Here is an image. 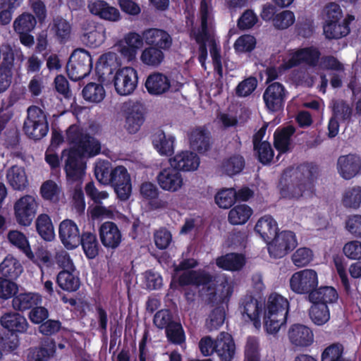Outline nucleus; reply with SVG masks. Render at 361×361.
Wrapping results in <instances>:
<instances>
[{"instance_id":"f257e3e1","label":"nucleus","mask_w":361,"mask_h":361,"mask_svg":"<svg viewBox=\"0 0 361 361\" xmlns=\"http://www.w3.org/2000/svg\"><path fill=\"white\" fill-rule=\"evenodd\" d=\"M66 140L73 146L63 152L65 171L69 179L78 180L85 173L84 157H93L100 152V143L89 136L78 125L71 126L66 131Z\"/></svg>"},{"instance_id":"f03ea898","label":"nucleus","mask_w":361,"mask_h":361,"mask_svg":"<svg viewBox=\"0 0 361 361\" xmlns=\"http://www.w3.org/2000/svg\"><path fill=\"white\" fill-rule=\"evenodd\" d=\"M201 31L194 32L193 36L198 44L199 61L204 66L207 56V47H209L214 70L220 77L223 75L221 58L219 54V46L214 37V23L212 8L207 0H202L200 4Z\"/></svg>"},{"instance_id":"7ed1b4c3","label":"nucleus","mask_w":361,"mask_h":361,"mask_svg":"<svg viewBox=\"0 0 361 361\" xmlns=\"http://www.w3.org/2000/svg\"><path fill=\"white\" fill-rule=\"evenodd\" d=\"M289 302L277 293H271L264 302V328L269 334H276L286 324L289 312Z\"/></svg>"},{"instance_id":"20e7f679","label":"nucleus","mask_w":361,"mask_h":361,"mask_svg":"<svg viewBox=\"0 0 361 361\" xmlns=\"http://www.w3.org/2000/svg\"><path fill=\"white\" fill-rule=\"evenodd\" d=\"M319 57V52L316 48L310 47L290 51L282 59V63L278 66L270 67L267 70V80H275L279 73L290 68L299 63L304 61L310 65H314Z\"/></svg>"},{"instance_id":"39448f33","label":"nucleus","mask_w":361,"mask_h":361,"mask_svg":"<svg viewBox=\"0 0 361 361\" xmlns=\"http://www.w3.org/2000/svg\"><path fill=\"white\" fill-rule=\"evenodd\" d=\"M92 68V56L83 49H75L71 54L67 65V72L73 80H79L90 74Z\"/></svg>"},{"instance_id":"423d86ee","label":"nucleus","mask_w":361,"mask_h":361,"mask_svg":"<svg viewBox=\"0 0 361 361\" xmlns=\"http://www.w3.org/2000/svg\"><path fill=\"white\" fill-rule=\"evenodd\" d=\"M27 117L24 123L25 133L34 140H39L48 132L47 117L43 111L36 106L27 109Z\"/></svg>"},{"instance_id":"0eeeda50","label":"nucleus","mask_w":361,"mask_h":361,"mask_svg":"<svg viewBox=\"0 0 361 361\" xmlns=\"http://www.w3.org/2000/svg\"><path fill=\"white\" fill-rule=\"evenodd\" d=\"M137 71L132 66H123L117 69L112 81L115 91L122 96L131 94L138 85Z\"/></svg>"},{"instance_id":"6e6552de","label":"nucleus","mask_w":361,"mask_h":361,"mask_svg":"<svg viewBox=\"0 0 361 361\" xmlns=\"http://www.w3.org/2000/svg\"><path fill=\"white\" fill-rule=\"evenodd\" d=\"M318 284L317 273L310 269L295 272L289 280L290 290L296 294L307 295V299Z\"/></svg>"},{"instance_id":"1a4fd4ad","label":"nucleus","mask_w":361,"mask_h":361,"mask_svg":"<svg viewBox=\"0 0 361 361\" xmlns=\"http://www.w3.org/2000/svg\"><path fill=\"white\" fill-rule=\"evenodd\" d=\"M144 45L142 35L136 32H129L115 44L116 51L128 63L137 60L140 50Z\"/></svg>"},{"instance_id":"9d476101","label":"nucleus","mask_w":361,"mask_h":361,"mask_svg":"<svg viewBox=\"0 0 361 361\" xmlns=\"http://www.w3.org/2000/svg\"><path fill=\"white\" fill-rule=\"evenodd\" d=\"M263 307L264 302L261 298L246 294L240 299L238 311L245 322H252L256 329H259Z\"/></svg>"},{"instance_id":"9b49d317","label":"nucleus","mask_w":361,"mask_h":361,"mask_svg":"<svg viewBox=\"0 0 361 361\" xmlns=\"http://www.w3.org/2000/svg\"><path fill=\"white\" fill-rule=\"evenodd\" d=\"M297 245L295 233L290 231H279L274 240L268 244V252L271 257L280 259L293 251Z\"/></svg>"},{"instance_id":"f8f14e48","label":"nucleus","mask_w":361,"mask_h":361,"mask_svg":"<svg viewBox=\"0 0 361 361\" xmlns=\"http://www.w3.org/2000/svg\"><path fill=\"white\" fill-rule=\"evenodd\" d=\"M38 208L37 198L30 195L20 197L14 204L13 209L16 221L21 226H29Z\"/></svg>"},{"instance_id":"ddd939ff","label":"nucleus","mask_w":361,"mask_h":361,"mask_svg":"<svg viewBox=\"0 0 361 361\" xmlns=\"http://www.w3.org/2000/svg\"><path fill=\"white\" fill-rule=\"evenodd\" d=\"M157 181L163 190L169 192H179L185 185L181 173L171 166L160 170L157 176Z\"/></svg>"},{"instance_id":"4468645a","label":"nucleus","mask_w":361,"mask_h":361,"mask_svg":"<svg viewBox=\"0 0 361 361\" xmlns=\"http://www.w3.org/2000/svg\"><path fill=\"white\" fill-rule=\"evenodd\" d=\"M145 87L152 95H161L169 90L176 91L180 89V82H173L166 75L161 73L150 74L146 79Z\"/></svg>"},{"instance_id":"2eb2a0df","label":"nucleus","mask_w":361,"mask_h":361,"mask_svg":"<svg viewBox=\"0 0 361 361\" xmlns=\"http://www.w3.org/2000/svg\"><path fill=\"white\" fill-rule=\"evenodd\" d=\"M121 200H127L131 193L130 176L126 167L116 166L111 169V183Z\"/></svg>"},{"instance_id":"dca6fc26","label":"nucleus","mask_w":361,"mask_h":361,"mask_svg":"<svg viewBox=\"0 0 361 361\" xmlns=\"http://www.w3.org/2000/svg\"><path fill=\"white\" fill-rule=\"evenodd\" d=\"M171 166L178 171L190 172L196 171L200 166L198 156L188 150L177 152L169 160Z\"/></svg>"},{"instance_id":"f3484780","label":"nucleus","mask_w":361,"mask_h":361,"mask_svg":"<svg viewBox=\"0 0 361 361\" xmlns=\"http://www.w3.org/2000/svg\"><path fill=\"white\" fill-rule=\"evenodd\" d=\"M263 98L269 111H277L283 106L286 91L281 84L274 82L267 87Z\"/></svg>"},{"instance_id":"a211bd4d","label":"nucleus","mask_w":361,"mask_h":361,"mask_svg":"<svg viewBox=\"0 0 361 361\" xmlns=\"http://www.w3.org/2000/svg\"><path fill=\"white\" fill-rule=\"evenodd\" d=\"M87 8L92 15L106 21L117 22L121 18L118 9L103 0L90 1Z\"/></svg>"},{"instance_id":"6ab92c4d","label":"nucleus","mask_w":361,"mask_h":361,"mask_svg":"<svg viewBox=\"0 0 361 361\" xmlns=\"http://www.w3.org/2000/svg\"><path fill=\"white\" fill-rule=\"evenodd\" d=\"M214 353L220 361H232L235 353V344L232 336L222 331L216 338Z\"/></svg>"},{"instance_id":"aec40b11","label":"nucleus","mask_w":361,"mask_h":361,"mask_svg":"<svg viewBox=\"0 0 361 361\" xmlns=\"http://www.w3.org/2000/svg\"><path fill=\"white\" fill-rule=\"evenodd\" d=\"M288 336L290 343L296 347H308L314 341L312 329L303 324H293L288 330Z\"/></svg>"},{"instance_id":"412c9836","label":"nucleus","mask_w":361,"mask_h":361,"mask_svg":"<svg viewBox=\"0 0 361 361\" xmlns=\"http://www.w3.org/2000/svg\"><path fill=\"white\" fill-rule=\"evenodd\" d=\"M361 169V159L355 154L341 156L337 161V170L344 179L349 180L355 177Z\"/></svg>"},{"instance_id":"4be33fe9","label":"nucleus","mask_w":361,"mask_h":361,"mask_svg":"<svg viewBox=\"0 0 361 361\" xmlns=\"http://www.w3.org/2000/svg\"><path fill=\"white\" fill-rule=\"evenodd\" d=\"M1 324L8 331L21 334L27 332L29 324L26 318L18 312H7L0 319Z\"/></svg>"},{"instance_id":"5701e85b","label":"nucleus","mask_w":361,"mask_h":361,"mask_svg":"<svg viewBox=\"0 0 361 361\" xmlns=\"http://www.w3.org/2000/svg\"><path fill=\"white\" fill-rule=\"evenodd\" d=\"M355 19L353 16L348 15L343 20L324 23V33L329 39L341 38L349 33V24Z\"/></svg>"},{"instance_id":"b1692460","label":"nucleus","mask_w":361,"mask_h":361,"mask_svg":"<svg viewBox=\"0 0 361 361\" xmlns=\"http://www.w3.org/2000/svg\"><path fill=\"white\" fill-rule=\"evenodd\" d=\"M142 37L147 44L160 50L168 49L172 44L171 36L162 30L149 29L142 33Z\"/></svg>"},{"instance_id":"393cba45","label":"nucleus","mask_w":361,"mask_h":361,"mask_svg":"<svg viewBox=\"0 0 361 361\" xmlns=\"http://www.w3.org/2000/svg\"><path fill=\"white\" fill-rule=\"evenodd\" d=\"M152 142L153 147L161 156H170L174 152L176 137L171 134L159 130L152 135Z\"/></svg>"},{"instance_id":"a878e982","label":"nucleus","mask_w":361,"mask_h":361,"mask_svg":"<svg viewBox=\"0 0 361 361\" xmlns=\"http://www.w3.org/2000/svg\"><path fill=\"white\" fill-rule=\"evenodd\" d=\"M338 298L337 290L332 286H321L315 288L310 293L308 300L311 303L326 305L336 302Z\"/></svg>"},{"instance_id":"bb28decb","label":"nucleus","mask_w":361,"mask_h":361,"mask_svg":"<svg viewBox=\"0 0 361 361\" xmlns=\"http://www.w3.org/2000/svg\"><path fill=\"white\" fill-rule=\"evenodd\" d=\"M23 271L20 261L10 254L0 263V277L16 280Z\"/></svg>"},{"instance_id":"cd10ccee","label":"nucleus","mask_w":361,"mask_h":361,"mask_svg":"<svg viewBox=\"0 0 361 361\" xmlns=\"http://www.w3.org/2000/svg\"><path fill=\"white\" fill-rule=\"evenodd\" d=\"M106 39V29L102 25L88 24L83 33V42L90 47L100 46Z\"/></svg>"},{"instance_id":"c85d7f7f","label":"nucleus","mask_w":361,"mask_h":361,"mask_svg":"<svg viewBox=\"0 0 361 361\" xmlns=\"http://www.w3.org/2000/svg\"><path fill=\"white\" fill-rule=\"evenodd\" d=\"M207 302L210 306L216 305L217 306H223V305H228L230 298L233 293V286L228 284H224L221 293H217L215 288L212 286L207 287Z\"/></svg>"},{"instance_id":"c756f323","label":"nucleus","mask_w":361,"mask_h":361,"mask_svg":"<svg viewBox=\"0 0 361 361\" xmlns=\"http://www.w3.org/2000/svg\"><path fill=\"white\" fill-rule=\"evenodd\" d=\"M6 180L11 187L16 190H23L28 185V178L23 167L13 166L8 169Z\"/></svg>"},{"instance_id":"7c9ffc66","label":"nucleus","mask_w":361,"mask_h":361,"mask_svg":"<svg viewBox=\"0 0 361 361\" xmlns=\"http://www.w3.org/2000/svg\"><path fill=\"white\" fill-rule=\"evenodd\" d=\"M75 271L61 270L56 276V283L63 290L71 293L80 288V280L78 276L74 274Z\"/></svg>"},{"instance_id":"2f4dec72","label":"nucleus","mask_w":361,"mask_h":361,"mask_svg":"<svg viewBox=\"0 0 361 361\" xmlns=\"http://www.w3.org/2000/svg\"><path fill=\"white\" fill-rule=\"evenodd\" d=\"M99 235L102 245L107 249L115 250L122 240L118 227H99Z\"/></svg>"},{"instance_id":"473e14b6","label":"nucleus","mask_w":361,"mask_h":361,"mask_svg":"<svg viewBox=\"0 0 361 361\" xmlns=\"http://www.w3.org/2000/svg\"><path fill=\"white\" fill-rule=\"evenodd\" d=\"M216 265L224 270L238 271L245 264V258L243 255L238 253H228L216 259Z\"/></svg>"},{"instance_id":"72a5a7b5","label":"nucleus","mask_w":361,"mask_h":361,"mask_svg":"<svg viewBox=\"0 0 361 361\" xmlns=\"http://www.w3.org/2000/svg\"><path fill=\"white\" fill-rule=\"evenodd\" d=\"M189 140L190 147L200 153L207 152L210 147L209 135L201 128L191 130L189 135Z\"/></svg>"},{"instance_id":"f704fd0d","label":"nucleus","mask_w":361,"mask_h":361,"mask_svg":"<svg viewBox=\"0 0 361 361\" xmlns=\"http://www.w3.org/2000/svg\"><path fill=\"white\" fill-rule=\"evenodd\" d=\"M40 302V296L37 294L32 293H20L13 298L12 306L17 311L24 312L32 309Z\"/></svg>"},{"instance_id":"c9c22d12","label":"nucleus","mask_w":361,"mask_h":361,"mask_svg":"<svg viewBox=\"0 0 361 361\" xmlns=\"http://www.w3.org/2000/svg\"><path fill=\"white\" fill-rule=\"evenodd\" d=\"M59 238L68 250H73L80 245L82 235L78 227H59Z\"/></svg>"},{"instance_id":"e433bc0d","label":"nucleus","mask_w":361,"mask_h":361,"mask_svg":"<svg viewBox=\"0 0 361 361\" xmlns=\"http://www.w3.org/2000/svg\"><path fill=\"white\" fill-rule=\"evenodd\" d=\"M80 244L88 259H94L98 256L100 246L95 234L90 232L83 233Z\"/></svg>"},{"instance_id":"4c0bfd02","label":"nucleus","mask_w":361,"mask_h":361,"mask_svg":"<svg viewBox=\"0 0 361 361\" xmlns=\"http://www.w3.org/2000/svg\"><path fill=\"white\" fill-rule=\"evenodd\" d=\"M25 256L41 269L42 267L47 268L53 265V260L51 252L42 246L38 247L35 252L31 247L27 249Z\"/></svg>"},{"instance_id":"58836bf2","label":"nucleus","mask_w":361,"mask_h":361,"mask_svg":"<svg viewBox=\"0 0 361 361\" xmlns=\"http://www.w3.org/2000/svg\"><path fill=\"white\" fill-rule=\"evenodd\" d=\"M252 214V209L246 204H239L231 209L228 214L229 222L234 226L245 224Z\"/></svg>"},{"instance_id":"ea45409f","label":"nucleus","mask_w":361,"mask_h":361,"mask_svg":"<svg viewBox=\"0 0 361 361\" xmlns=\"http://www.w3.org/2000/svg\"><path fill=\"white\" fill-rule=\"evenodd\" d=\"M295 130L292 126H288L281 130H276L274 133L275 147L281 152H286L290 145V136Z\"/></svg>"},{"instance_id":"a19ab883","label":"nucleus","mask_w":361,"mask_h":361,"mask_svg":"<svg viewBox=\"0 0 361 361\" xmlns=\"http://www.w3.org/2000/svg\"><path fill=\"white\" fill-rule=\"evenodd\" d=\"M164 57L161 50L154 47H149L142 50L140 59L146 66L156 67L162 62Z\"/></svg>"},{"instance_id":"79ce46f5","label":"nucleus","mask_w":361,"mask_h":361,"mask_svg":"<svg viewBox=\"0 0 361 361\" xmlns=\"http://www.w3.org/2000/svg\"><path fill=\"white\" fill-rule=\"evenodd\" d=\"M312 304L309 310V315L313 323L318 326L326 323L330 319L328 305L318 303Z\"/></svg>"},{"instance_id":"37998d69","label":"nucleus","mask_w":361,"mask_h":361,"mask_svg":"<svg viewBox=\"0 0 361 361\" xmlns=\"http://www.w3.org/2000/svg\"><path fill=\"white\" fill-rule=\"evenodd\" d=\"M236 195V191L233 188H221L215 195V203L221 209H228L235 202Z\"/></svg>"},{"instance_id":"c03bdc74","label":"nucleus","mask_w":361,"mask_h":361,"mask_svg":"<svg viewBox=\"0 0 361 361\" xmlns=\"http://www.w3.org/2000/svg\"><path fill=\"white\" fill-rule=\"evenodd\" d=\"M82 94L85 100L99 103L104 99L106 92L102 85L91 82L84 87Z\"/></svg>"},{"instance_id":"a18cd8bd","label":"nucleus","mask_w":361,"mask_h":361,"mask_svg":"<svg viewBox=\"0 0 361 361\" xmlns=\"http://www.w3.org/2000/svg\"><path fill=\"white\" fill-rule=\"evenodd\" d=\"M226 318V311L224 306H216L209 314L205 326L209 331L217 330L221 327Z\"/></svg>"},{"instance_id":"49530a36","label":"nucleus","mask_w":361,"mask_h":361,"mask_svg":"<svg viewBox=\"0 0 361 361\" xmlns=\"http://www.w3.org/2000/svg\"><path fill=\"white\" fill-rule=\"evenodd\" d=\"M166 336L170 343L181 345L185 343V334L180 323L171 324L165 330Z\"/></svg>"},{"instance_id":"de8ad7c7","label":"nucleus","mask_w":361,"mask_h":361,"mask_svg":"<svg viewBox=\"0 0 361 361\" xmlns=\"http://www.w3.org/2000/svg\"><path fill=\"white\" fill-rule=\"evenodd\" d=\"M244 167V161L240 156H233L225 160L221 169L223 173L233 176L239 173Z\"/></svg>"},{"instance_id":"09e8293b","label":"nucleus","mask_w":361,"mask_h":361,"mask_svg":"<svg viewBox=\"0 0 361 361\" xmlns=\"http://www.w3.org/2000/svg\"><path fill=\"white\" fill-rule=\"evenodd\" d=\"M55 353L54 345L32 348L27 355V361H49Z\"/></svg>"},{"instance_id":"8fccbe9b","label":"nucleus","mask_w":361,"mask_h":361,"mask_svg":"<svg viewBox=\"0 0 361 361\" xmlns=\"http://www.w3.org/2000/svg\"><path fill=\"white\" fill-rule=\"evenodd\" d=\"M342 202L346 207L357 209L361 204V187L348 188L343 195Z\"/></svg>"},{"instance_id":"3c124183","label":"nucleus","mask_w":361,"mask_h":361,"mask_svg":"<svg viewBox=\"0 0 361 361\" xmlns=\"http://www.w3.org/2000/svg\"><path fill=\"white\" fill-rule=\"evenodd\" d=\"M61 192V188L51 180L44 182L40 188L42 197L47 200L56 202L59 199Z\"/></svg>"},{"instance_id":"603ef678","label":"nucleus","mask_w":361,"mask_h":361,"mask_svg":"<svg viewBox=\"0 0 361 361\" xmlns=\"http://www.w3.org/2000/svg\"><path fill=\"white\" fill-rule=\"evenodd\" d=\"M36 25L35 18L30 13H23L13 22L14 30L18 33L29 32Z\"/></svg>"},{"instance_id":"864d4df0","label":"nucleus","mask_w":361,"mask_h":361,"mask_svg":"<svg viewBox=\"0 0 361 361\" xmlns=\"http://www.w3.org/2000/svg\"><path fill=\"white\" fill-rule=\"evenodd\" d=\"M111 169V164L108 161L99 160L97 161L94 167V174L97 180L104 185L110 184Z\"/></svg>"},{"instance_id":"5fc2aeb1","label":"nucleus","mask_w":361,"mask_h":361,"mask_svg":"<svg viewBox=\"0 0 361 361\" xmlns=\"http://www.w3.org/2000/svg\"><path fill=\"white\" fill-rule=\"evenodd\" d=\"M343 354V346L340 343H333L322 353V361H349Z\"/></svg>"},{"instance_id":"6e6d98bb","label":"nucleus","mask_w":361,"mask_h":361,"mask_svg":"<svg viewBox=\"0 0 361 361\" xmlns=\"http://www.w3.org/2000/svg\"><path fill=\"white\" fill-rule=\"evenodd\" d=\"M8 242L26 255L27 249L30 248L29 241L25 235L16 230L10 231L7 235Z\"/></svg>"},{"instance_id":"4d7b16f0","label":"nucleus","mask_w":361,"mask_h":361,"mask_svg":"<svg viewBox=\"0 0 361 361\" xmlns=\"http://www.w3.org/2000/svg\"><path fill=\"white\" fill-rule=\"evenodd\" d=\"M247 238V231L245 230L238 231L234 228L228 236L226 244L233 249L245 247Z\"/></svg>"},{"instance_id":"13d9d810","label":"nucleus","mask_w":361,"mask_h":361,"mask_svg":"<svg viewBox=\"0 0 361 361\" xmlns=\"http://www.w3.org/2000/svg\"><path fill=\"white\" fill-rule=\"evenodd\" d=\"M292 261L298 267H305L310 263L313 259V252L307 247L298 248L292 255Z\"/></svg>"},{"instance_id":"bf43d9fd","label":"nucleus","mask_w":361,"mask_h":361,"mask_svg":"<svg viewBox=\"0 0 361 361\" xmlns=\"http://www.w3.org/2000/svg\"><path fill=\"white\" fill-rule=\"evenodd\" d=\"M144 279L145 288L149 290H159L163 286L162 276L153 269H149L145 272Z\"/></svg>"},{"instance_id":"052dcab7","label":"nucleus","mask_w":361,"mask_h":361,"mask_svg":"<svg viewBox=\"0 0 361 361\" xmlns=\"http://www.w3.org/2000/svg\"><path fill=\"white\" fill-rule=\"evenodd\" d=\"M16 280L0 277V298L8 299L17 293L18 287Z\"/></svg>"},{"instance_id":"680f3d73","label":"nucleus","mask_w":361,"mask_h":361,"mask_svg":"<svg viewBox=\"0 0 361 361\" xmlns=\"http://www.w3.org/2000/svg\"><path fill=\"white\" fill-rule=\"evenodd\" d=\"M256 46L255 38L250 35L239 37L234 43V49L237 53L250 52Z\"/></svg>"},{"instance_id":"e2e57ef3","label":"nucleus","mask_w":361,"mask_h":361,"mask_svg":"<svg viewBox=\"0 0 361 361\" xmlns=\"http://www.w3.org/2000/svg\"><path fill=\"white\" fill-rule=\"evenodd\" d=\"M20 339L18 334L8 331L4 332L0 336V345L4 350L13 352L16 350L19 345Z\"/></svg>"},{"instance_id":"0e129e2a","label":"nucleus","mask_w":361,"mask_h":361,"mask_svg":"<svg viewBox=\"0 0 361 361\" xmlns=\"http://www.w3.org/2000/svg\"><path fill=\"white\" fill-rule=\"evenodd\" d=\"M171 312L167 309H163L156 312L154 316L153 323L159 329H165L171 324L175 323Z\"/></svg>"},{"instance_id":"69168bd1","label":"nucleus","mask_w":361,"mask_h":361,"mask_svg":"<svg viewBox=\"0 0 361 361\" xmlns=\"http://www.w3.org/2000/svg\"><path fill=\"white\" fill-rule=\"evenodd\" d=\"M244 361H260L259 344L255 338L247 339L245 348Z\"/></svg>"},{"instance_id":"338daca9","label":"nucleus","mask_w":361,"mask_h":361,"mask_svg":"<svg viewBox=\"0 0 361 361\" xmlns=\"http://www.w3.org/2000/svg\"><path fill=\"white\" fill-rule=\"evenodd\" d=\"M257 80L250 77L240 82L235 88V94L238 97H246L250 94L257 87Z\"/></svg>"},{"instance_id":"774afa93","label":"nucleus","mask_w":361,"mask_h":361,"mask_svg":"<svg viewBox=\"0 0 361 361\" xmlns=\"http://www.w3.org/2000/svg\"><path fill=\"white\" fill-rule=\"evenodd\" d=\"M295 16L290 11H283L278 13L274 18V26L279 29H286L293 24Z\"/></svg>"}]
</instances>
